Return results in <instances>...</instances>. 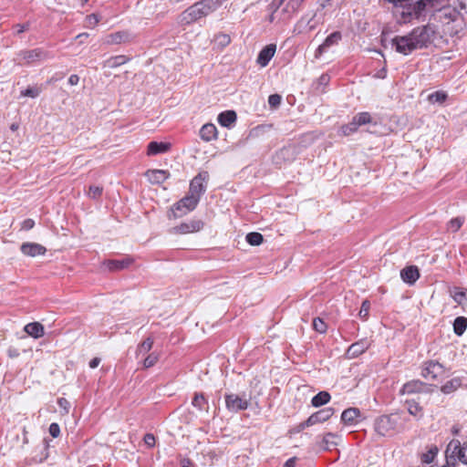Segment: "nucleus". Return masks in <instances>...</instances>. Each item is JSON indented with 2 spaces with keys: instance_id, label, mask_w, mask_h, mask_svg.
Returning a JSON list of instances; mask_svg holds the SVG:
<instances>
[{
  "instance_id": "9b49d317",
  "label": "nucleus",
  "mask_w": 467,
  "mask_h": 467,
  "mask_svg": "<svg viewBox=\"0 0 467 467\" xmlns=\"http://www.w3.org/2000/svg\"><path fill=\"white\" fill-rule=\"evenodd\" d=\"M17 57L26 60L27 64H31L36 61L47 59L48 57V54L42 48H35L31 50H22L17 54Z\"/></svg>"
},
{
  "instance_id": "de8ad7c7",
  "label": "nucleus",
  "mask_w": 467,
  "mask_h": 467,
  "mask_svg": "<svg viewBox=\"0 0 467 467\" xmlns=\"http://www.w3.org/2000/svg\"><path fill=\"white\" fill-rule=\"evenodd\" d=\"M406 404L408 405V411L410 414L417 416L420 413L421 407L414 400H406Z\"/></svg>"
},
{
  "instance_id": "a878e982",
  "label": "nucleus",
  "mask_w": 467,
  "mask_h": 467,
  "mask_svg": "<svg viewBox=\"0 0 467 467\" xmlns=\"http://www.w3.org/2000/svg\"><path fill=\"white\" fill-rule=\"evenodd\" d=\"M450 295L458 305L467 306V289L453 287L450 289Z\"/></svg>"
},
{
  "instance_id": "c9c22d12",
  "label": "nucleus",
  "mask_w": 467,
  "mask_h": 467,
  "mask_svg": "<svg viewBox=\"0 0 467 467\" xmlns=\"http://www.w3.org/2000/svg\"><path fill=\"white\" fill-rule=\"evenodd\" d=\"M128 39V35L124 32H117L108 36L107 43L120 44Z\"/></svg>"
},
{
  "instance_id": "4c0bfd02",
  "label": "nucleus",
  "mask_w": 467,
  "mask_h": 467,
  "mask_svg": "<svg viewBox=\"0 0 467 467\" xmlns=\"http://www.w3.org/2000/svg\"><path fill=\"white\" fill-rule=\"evenodd\" d=\"M353 118L355 119V121H357L358 127L373 122V119L368 112H360Z\"/></svg>"
},
{
  "instance_id": "f8f14e48",
  "label": "nucleus",
  "mask_w": 467,
  "mask_h": 467,
  "mask_svg": "<svg viewBox=\"0 0 467 467\" xmlns=\"http://www.w3.org/2000/svg\"><path fill=\"white\" fill-rule=\"evenodd\" d=\"M203 225H204V223L202 220L194 219V220H191L189 222L182 223L178 226L173 227L172 232L174 234H179L195 233V232H199L200 230H202L203 228Z\"/></svg>"
},
{
  "instance_id": "7c9ffc66",
  "label": "nucleus",
  "mask_w": 467,
  "mask_h": 467,
  "mask_svg": "<svg viewBox=\"0 0 467 467\" xmlns=\"http://www.w3.org/2000/svg\"><path fill=\"white\" fill-rule=\"evenodd\" d=\"M129 57L123 55L115 56L109 57L108 60L105 61L104 67H109V68H115L117 67H119L129 61Z\"/></svg>"
},
{
  "instance_id": "473e14b6",
  "label": "nucleus",
  "mask_w": 467,
  "mask_h": 467,
  "mask_svg": "<svg viewBox=\"0 0 467 467\" xmlns=\"http://www.w3.org/2000/svg\"><path fill=\"white\" fill-rule=\"evenodd\" d=\"M462 384V380L459 378L451 379L447 381L441 389L444 394H450L455 391Z\"/></svg>"
},
{
  "instance_id": "a18cd8bd",
  "label": "nucleus",
  "mask_w": 467,
  "mask_h": 467,
  "mask_svg": "<svg viewBox=\"0 0 467 467\" xmlns=\"http://www.w3.org/2000/svg\"><path fill=\"white\" fill-rule=\"evenodd\" d=\"M463 223H464V220L462 218H460V217L453 218L448 223V230L455 233L462 227Z\"/></svg>"
},
{
  "instance_id": "6e6552de",
  "label": "nucleus",
  "mask_w": 467,
  "mask_h": 467,
  "mask_svg": "<svg viewBox=\"0 0 467 467\" xmlns=\"http://www.w3.org/2000/svg\"><path fill=\"white\" fill-rule=\"evenodd\" d=\"M445 374L444 367L438 361L430 360L424 363L421 376L425 379H438Z\"/></svg>"
},
{
  "instance_id": "864d4df0",
  "label": "nucleus",
  "mask_w": 467,
  "mask_h": 467,
  "mask_svg": "<svg viewBox=\"0 0 467 467\" xmlns=\"http://www.w3.org/2000/svg\"><path fill=\"white\" fill-rule=\"evenodd\" d=\"M48 431L53 438H57L60 434V427L57 423L53 422L49 425Z\"/></svg>"
},
{
  "instance_id": "052dcab7",
  "label": "nucleus",
  "mask_w": 467,
  "mask_h": 467,
  "mask_svg": "<svg viewBox=\"0 0 467 467\" xmlns=\"http://www.w3.org/2000/svg\"><path fill=\"white\" fill-rule=\"evenodd\" d=\"M14 28L16 29V33L17 35L26 31L29 29V24L28 23H26V24H23V25H20V24H17L14 26Z\"/></svg>"
},
{
  "instance_id": "f3484780",
  "label": "nucleus",
  "mask_w": 467,
  "mask_h": 467,
  "mask_svg": "<svg viewBox=\"0 0 467 467\" xmlns=\"http://www.w3.org/2000/svg\"><path fill=\"white\" fill-rule=\"evenodd\" d=\"M369 347L367 339H361L350 345L347 350V356L349 358H357L364 353Z\"/></svg>"
},
{
  "instance_id": "603ef678",
  "label": "nucleus",
  "mask_w": 467,
  "mask_h": 467,
  "mask_svg": "<svg viewBox=\"0 0 467 467\" xmlns=\"http://www.w3.org/2000/svg\"><path fill=\"white\" fill-rule=\"evenodd\" d=\"M369 307H370V304L368 300H365L362 305H361V307H360V310H359V313H358V316L363 318V319H366L368 316V312H369Z\"/></svg>"
},
{
  "instance_id": "5701e85b",
  "label": "nucleus",
  "mask_w": 467,
  "mask_h": 467,
  "mask_svg": "<svg viewBox=\"0 0 467 467\" xmlns=\"http://www.w3.org/2000/svg\"><path fill=\"white\" fill-rule=\"evenodd\" d=\"M360 416V410L358 408H348L341 414V420L344 424L353 425L357 422V419Z\"/></svg>"
},
{
  "instance_id": "412c9836",
  "label": "nucleus",
  "mask_w": 467,
  "mask_h": 467,
  "mask_svg": "<svg viewBox=\"0 0 467 467\" xmlns=\"http://www.w3.org/2000/svg\"><path fill=\"white\" fill-rule=\"evenodd\" d=\"M237 115L234 110H225L218 115L219 124L225 128H231L236 121Z\"/></svg>"
},
{
  "instance_id": "39448f33",
  "label": "nucleus",
  "mask_w": 467,
  "mask_h": 467,
  "mask_svg": "<svg viewBox=\"0 0 467 467\" xmlns=\"http://www.w3.org/2000/svg\"><path fill=\"white\" fill-rule=\"evenodd\" d=\"M400 419L398 414L381 415L375 420L374 429L381 436L392 435L399 430Z\"/></svg>"
},
{
  "instance_id": "20e7f679",
  "label": "nucleus",
  "mask_w": 467,
  "mask_h": 467,
  "mask_svg": "<svg viewBox=\"0 0 467 467\" xmlns=\"http://www.w3.org/2000/svg\"><path fill=\"white\" fill-rule=\"evenodd\" d=\"M220 6L219 0H201L188 7L182 15V21L190 24L215 11Z\"/></svg>"
},
{
  "instance_id": "0e129e2a",
  "label": "nucleus",
  "mask_w": 467,
  "mask_h": 467,
  "mask_svg": "<svg viewBox=\"0 0 467 467\" xmlns=\"http://www.w3.org/2000/svg\"><path fill=\"white\" fill-rule=\"evenodd\" d=\"M311 425H306V420L301 422L300 424H298L294 430L293 431L294 432H300L302 431L303 430H305L306 428H308L310 427Z\"/></svg>"
},
{
  "instance_id": "c756f323",
  "label": "nucleus",
  "mask_w": 467,
  "mask_h": 467,
  "mask_svg": "<svg viewBox=\"0 0 467 467\" xmlns=\"http://www.w3.org/2000/svg\"><path fill=\"white\" fill-rule=\"evenodd\" d=\"M467 328V317H458L453 321V332L455 335L461 337L463 335Z\"/></svg>"
},
{
  "instance_id": "bf43d9fd",
  "label": "nucleus",
  "mask_w": 467,
  "mask_h": 467,
  "mask_svg": "<svg viewBox=\"0 0 467 467\" xmlns=\"http://www.w3.org/2000/svg\"><path fill=\"white\" fill-rule=\"evenodd\" d=\"M144 441L149 447H153L155 444V437L151 433H147L144 436Z\"/></svg>"
},
{
  "instance_id": "ddd939ff",
  "label": "nucleus",
  "mask_w": 467,
  "mask_h": 467,
  "mask_svg": "<svg viewBox=\"0 0 467 467\" xmlns=\"http://www.w3.org/2000/svg\"><path fill=\"white\" fill-rule=\"evenodd\" d=\"M341 33L339 31L330 34L325 41L317 48L315 57L319 58L330 47L337 45L341 40Z\"/></svg>"
},
{
  "instance_id": "6e6d98bb",
  "label": "nucleus",
  "mask_w": 467,
  "mask_h": 467,
  "mask_svg": "<svg viewBox=\"0 0 467 467\" xmlns=\"http://www.w3.org/2000/svg\"><path fill=\"white\" fill-rule=\"evenodd\" d=\"M57 404H58V406L60 408L65 410L66 413H68V410H69V408H70V403H69V401L67 399L59 398L57 400Z\"/></svg>"
},
{
  "instance_id": "2f4dec72",
  "label": "nucleus",
  "mask_w": 467,
  "mask_h": 467,
  "mask_svg": "<svg viewBox=\"0 0 467 467\" xmlns=\"http://www.w3.org/2000/svg\"><path fill=\"white\" fill-rule=\"evenodd\" d=\"M153 339L151 337H147L143 340L137 348L136 356L139 358L140 356H144L152 348Z\"/></svg>"
},
{
  "instance_id": "ea45409f",
  "label": "nucleus",
  "mask_w": 467,
  "mask_h": 467,
  "mask_svg": "<svg viewBox=\"0 0 467 467\" xmlns=\"http://www.w3.org/2000/svg\"><path fill=\"white\" fill-rule=\"evenodd\" d=\"M246 241L251 245H259L263 243L264 237L260 233L252 232L246 235Z\"/></svg>"
},
{
  "instance_id": "6ab92c4d",
  "label": "nucleus",
  "mask_w": 467,
  "mask_h": 467,
  "mask_svg": "<svg viewBox=\"0 0 467 467\" xmlns=\"http://www.w3.org/2000/svg\"><path fill=\"white\" fill-rule=\"evenodd\" d=\"M426 387V383L419 379L411 380L403 385L402 389H400V394L420 393L424 391Z\"/></svg>"
},
{
  "instance_id": "2eb2a0df",
  "label": "nucleus",
  "mask_w": 467,
  "mask_h": 467,
  "mask_svg": "<svg viewBox=\"0 0 467 467\" xmlns=\"http://www.w3.org/2000/svg\"><path fill=\"white\" fill-rule=\"evenodd\" d=\"M20 250L25 255L31 257L44 255L47 252L45 246L36 243H24L22 244Z\"/></svg>"
},
{
  "instance_id": "338daca9",
  "label": "nucleus",
  "mask_w": 467,
  "mask_h": 467,
  "mask_svg": "<svg viewBox=\"0 0 467 467\" xmlns=\"http://www.w3.org/2000/svg\"><path fill=\"white\" fill-rule=\"evenodd\" d=\"M100 363V358H92L90 361H89V367L91 368H96Z\"/></svg>"
},
{
  "instance_id": "1a4fd4ad",
  "label": "nucleus",
  "mask_w": 467,
  "mask_h": 467,
  "mask_svg": "<svg viewBox=\"0 0 467 467\" xmlns=\"http://www.w3.org/2000/svg\"><path fill=\"white\" fill-rule=\"evenodd\" d=\"M209 179L208 171L199 172L191 182L190 183V191L189 194L192 196H197L199 199L201 195L203 194L206 191V186L203 182H207Z\"/></svg>"
},
{
  "instance_id": "09e8293b",
  "label": "nucleus",
  "mask_w": 467,
  "mask_h": 467,
  "mask_svg": "<svg viewBox=\"0 0 467 467\" xmlns=\"http://www.w3.org/2000/svg\"><path fill=\"white\" fill-rule=\"evenodd\" d=\"M103 188L99 185H90L88 188V196L92 199H98L101 196Z\"/></svg>"
},
{
  "instance_id": "c85d7f7f",
  "label": "nucleus",
  "mask_w": 467,
  "mask_h": 467,
  "mask_svg": "<svg viewBox=\"0 0 467 467\" xmlns=\"http://www.w3.org/2000/svg\"><path fill=\"white\" fill-rule=\"evenodd\" d=\"M337 438V435L332 432H327L324 435L322 441L318 443V448L321 451H329L332 446L337 445V442L334 439Z\"/></svg>"
},
{
  "instance_id": "4be33fe9",
  "label": "nucleus",
  "mask_w": 467,
  "mask_h": 467,
  "mask_svg": "<svg viewBox=\"0 0 467 467\" xmlns=\"http://www.w3.org/2000/svg\"><path fill=\"white\" fill-rule=\"evenodd\" d=\"M199 134L202 140L211 141L217 138V128L213 123H206L201 128Z\"/></svg>"
},
{
  "instance_id": "8fccbe9b",
  "label": "nucleus",
  "mask_w": 467,
  "mask_h": 467,
  "mask_svg": "<svg viewBox=\"0 0 467 467\" xmlns=\"http://www.w3.org/2000/svg\"><path fill=\"white\" fill-rule=\"evenodd\" d=\"M282 97L279 94H272L268 97V104L272 109H276L280 106Z\"/></svg>"
},
{
  "instance_id": "f03ea898",
  "label": "nucleus",
  "mask_w": 467,
  "mask_h": 467,
  "mask_svg": "<svg viewBox=\"0 0 467 467\" xmlns=\"http://www.w3.org/2000/svg\"><path fill=\"white\" fill-rule=\"evenodd\" d=\"M441 25L443 31L451 36H455L463 31L466 26L461 10L456 3L442 5L436 8L431 16V19Z\"/></svg>"
},
{
  "instance_id": "e433bc0d",
  "label": "nucleus",
  "mask_w": 467,
  "mask_h": 467,
  "mask_svg": "<svg viewBox=\"0 0 467 467\" xmlns=\"http://www.w3.org/2000/svg\"><path fill=\"white\" fill-rule=\"evenodd\" d=\"M447 94L444 91L439 90L429 95L428 99L431 103H443L447 99Z\"/></svg>"
},
{
  "instance_id": "37998d69",
  "label": "nucleus",
  "mask_w": 467,
  "mask_h": 467,
  "mask_svg": "<svg viewBox=\"0 0 467 467\" xmlns=\"http://www.w3.org/2000/svg\"><path fill=\"white\" fill-rule=\"evenodd\" d=\"M207 403L206 399L204 398L202 393H195L192 404L193 407L199 409L200 410H203V406Z\"/></svg>"
},
{
  "instance_id": "aec40b11",
  "label": "nucleus",
  "mask_w": 467,
  "mask_h": 467,
  "mask_svg": "<svg viewBox=\"0 0 467 467\" xmlns=\"http://www.w3.org/2000/svg\"><path fill=\"white\" fill-rule=\"evenodd\" d=\"M170 176L169 171L164 170H152L146 172V177L152 184H161L164 182Z\"/></svg>"
},
{
  "instance_id": "13d9d810",
  "label": "nucleus",
  "mask_w": 467,
  "mask_h": 467,
  "mask_svg": "<svg viewBox=\"0 0 467 467\" xmlns=\"http://www.w3.org/2000/svg\"><path fill=\"white\" fill-rule=\"evenodd\" d=\"M34 226H35V222H34V220H32L30 218L26 219L22 223V229L26 230V231L31 230Z\"/></svg>"
},
{
  "instance_id": "4468645a",
  "label": "nucleus",
  "mask_w": 467,
  "mask_h": 467,
  "mask_svg": "<svg viewBox=\"0 0 467 467\" xmlns=\"http://www.w3.org/2000/svg\"><path fill=\"white\" fill-rule=\"evenodd\" d=\"M335 410L333 408H325L313 414H311L306 420V425H315L317 423H322L327 421L334 414Z\"/></svg>"
},
{
  "instance_id": "5fc2aeb1",
  "label": "nucleus",
  "mask_w": 467,
  "mask_h": 467,
  "mask_svg": "<svg viewBox=\"0 0 467 467\" xmlns=\"http://www.w3.org/2000/svg\"><path fill=\"white\" fill-rule=\"evenodd\" d=\"M463 18H467V0H456Z\"/></svg>"
},
{
  "instance_id": "c03bdc74",
  "label": "nucleus",
  "mask_w": 467,
  "mask_h": 467,
  "mask_svg": "<svg viewBox=\"0 0 467 467\" xmlns=\"http://www.w3.org/2000/svg\"><path fill=\"white\" fill-rule=\"evenodd\" d=\"M159 360V355L155 352L149 354L143 360V367L149 368L153 367Z\"/></svg>"
},
{
  "instance_id": "58836bf2",
  "label": "nucleus",
  "mask_w": 467,
  "mask_h": 467,
  "mask_svg": "<svg viewBox=\"0 0 467 467\" xmlns=\"http://www.w3.org/2000/svg\"><path fill=\"white\" fill-rule=\"evenodd\" d=\"M42 90H43L42 88L38 87V86L28 87L25 90L21 91V96L22 97H29V98L35 99V98H37L40 95Z\"/></svg>"
},
{
  "instance_id": "9d476101",
  "label": "nucleus",
  "mask_w": 467,
  "mask_h": 467,
  "mask_svg": "<svg viewBox=\"0 0 467 467\" xmlns=\"http://www.w3.org/2000/svg\"><path fill=\"white\" fill-rule=\"evenodd\" d=\"M225 405L228 410L237 412L244 410L248 408L249 402L247 400L241 398L236 394H225Z\"/></svg>"
},
{
  "instance_id": "423d86ee",
  "label": "nucleus",
  "mask_w": 467,
  "mask_h": 467,
  "mask_svg": "<svg viewBox=\"0 0 467 467\" xmlns=\"http://www.w3.org/2000/svg\"><path fill=\"white\" fill-rule=\"evenodd\" d=\"M446 458L448 464L455 465L451 461H460L467 465V441L461 443L459 440H451L447 445Z\"/></svg>"
},
{
  "instance_id": "f257e3e1",
  "label": "nucleus",
  "mask_w": 467,
  "mask_h": 467,
  "mask_svg": "<svg viewBox=\"0 0 467 467\" xmlns=\"http://www.w3.org/2000/svg\"><path fill=\"white\" fill-rule=\"evenodd\" d=\"M437 33L436 26L428 23L424 26L415 27L406 36H398L393 38L392 43L397 52L409 55L416 49L428 47L432 44Z\"/></svg>"
},
{
  "instance_id": "a211bd4d",
  "label": "nucleus",
  "mask_w": 467,
  "mask_h": 467,
  "mask_svg": "<svg viewBox=\"0 0 467 467\" xmlns=\"http://www.w3.org/2000/svg\"><path fill=\"white\" fill-rule=\"evenodd\" d=\"M401 279L410 285L414 284L420 277V272L416 265H410L400 271Z\"/></svg>"
},
{
  "instance_id": "49530a36",
  "label": "nucleus",
  "mask_w": 467,
  "mask_h": 467,
  "mask_svg": "<svg viewBox=\"0 0 467 467\" xmlns=\"http://www.w3.org/2000/svg\"><path fill=\"white\" fill-rule=\"evenodd\" d=\"M313 328L318 333H325L327 331V326L324 322V320L320 317H316L313 320Z\"/></svg>"
},
{
  "instance_id": "7ed1b4c3",
  "label": "nucleus",
  "mask_w": 467,
  "mask_h": 467,
  "mask_svg": "<svg viewBox=\"0 0 467 467\" xmlns=\"http://www.w3.org/2000/svg\"><path fill=\"white\" fill-rule=\"evenodd\" d=\"M396 7H401L400 17L403 23H409L413 19L424 20L431 8L426 0H387Z\"/></svg>"
},
{
  "instance_id": "b1692460",
  "label": "nucleus",
  "mask_w": 467,
  "mask_h": 467,
  "mask_svg": "<svg viewBox=\"0 0 467 467\" xmlns=\"http://www.w3.org/2000/svg\"><path fill=\"white\" fill-rule=\"evenodd\" d=\"M133 262V259L130 257H125L120 260H108L105 262L109 270L110 271H120L125 268H128Z\"/></svg>"
},
{
  "instance_id": "72a5a7b5",
  "label": "nucleus",
  "mask_w": 467,
  "mask_h": 467,
  "mask_svg": "<svg viewBox=\"0 0 467 467\" xmlns=\"http://www.w3.org/2000/svg\"><path fill=\"white\" fill-rule=\"evenodd\" d=\"M439 450L436 445H431L429 450L422 453L420 456V460L424 463H431L434 461Z\"/></svg>"
},
{
  "instance_id": "680f3d73",
  "label": "nucleus",
  "mask_w": 467,
  "mask_h": 467,
  "mask_svg": "<svg viewBox=\"0 0 467 467\" xmlns=\"http://www.w3.org/2000/svg\"><path fill=\"white\" fill-rule=\"evenodd\" d=\"M329 79L330 78L327 74H323L318 78L317 83L320 86H327L329 82Z\"/></svg>"
},
{
  "instance_id": "dca6fc26",
  "label": "nucleus",
  "mask_w": 467,
  "mask_h": 467,
  "mask_svg": "<svg viewBox=\"0 0 467 467\" xmlns=\"http://www.w3.org/2000/svg\"><path fill=\"white\" fill-rule=\"evenodd\" d=\"M276 50V46L275 44H269L265 46L258 54L256 62L261 67H266L272 57H274Z\"/></svg>"
},
{
  "instance_id": "774afa93",
  "label": "nucleus",
  "mask_w": 467,
  "mask_h": 467,
  "mask_svg": "<svg viewBox=\"0 0 467 467\" xmlns=\"http://www.w3.org/2000/svg\"><path fill=\"white\" fill-rule=\"evenodd\" d=\"M295 466H296V458L295 457L288 459L283 465V467H295Z\"/></svg>"
},
{
  "instance_id": "4d7b16f0",
  "label": "nucleus",
  "mask_w": 467,
  "mask_h": 467,
  "mask_svg": "<svg viewBox=\"0 0 467 467\" xmlns=\"http://www.w3.org/2000/svg\"><path fill=\"white\" fill-rule=\"evenodd\" d=\"M304 0H289L287 7L291 8L293 12L296 11Z\"/></svg>"
},
{
  "instance_id": "79ce46f5",
  "label": "nucleus",
  "mask_w": 467,
  "mask_h": 467,
  "mask_svg": "<svg viewBox=\"0 0 467 467\" xmlns=\"http://www.w3.org/2000/svg\"><path fill=\"white\" fill-rule=\"evenodd\" d=\"M214 41L215 43L221 47H224L226 46H228L231 42V37L229 35L227 34H224V33H219L217 35H215L214 36Z\"/></svg>"
},
{
  "instance_id": "cd10ccee",
  "label": "nucleus",
  "mask_w": 467,
  "mask_h": 467,
  "mask_svg": "<svg viewBox=\"0 0 467 467\" xmlns=\"http://www.w3.org/2000/svg\"><path fill=\"white\" fill-rule=\"evenodd\" d=\"M330 399L331 396L327 391H320L312 398L311 404L313 407L318 408L328 403Z\"/></svg>"
},
{
  "instance_id": "f704fd0d",
  "label": "nucleus",
  "mask_w": 467,
  "mask_h": 467,
  "mask_svg": "<svg viewBox=\"0 0 467 467\" xmlns=\"http://www.w3.org/2000/svg\"><path fill=\"white\" fill-rule=\"evenodd\" d=\"M316 15H313L312 17L306 19V17H302L298 23L296 24V27L299 29V32H302L305 29L306 32H310L316 28L315 24H311V21L315 17Z\"/></svg>"
},
{
  "instance_id": "a19ab883",
  "label": "nucleus",
  "mask_w": 467,
  "mask_h": 467,
  "mask_svg": "<svg viewBox=\"0 0 467 467\" xmlns=\"http://www.w3.org/2000/svg\"><path fill=\"white\" fill-rule=\"evenodd\" d=\"M358 129V125L357 121H355V119L353 118L348 124L343 125L341 127V132L344 136H349L350 134L354 133Z\"/></svg>"
},
{
  "instance_id": "bb28decb",
  "label": "nucleus",
  "mask_w": 467,
  "mask_h": 467,
  "mask_svg": "<svg viewBox=\"0 0 467 467\" xmlns=\"http://www.w3.org/2000/svg\"><path fill=\"white\" fill-rule=\"evenodd\" d=\"M25 331L34 338L44 336V327L38 322H32L25 326Z\"/></svg>"
},
{
  "instance_id": "69168bd1",
  "label": "nucleus",
  "mask_w": 467,
  "mask_h": 467,
  "mask_svg": "<svg viewBox=\"0 0 467 467\" xmlns=\"http://www.w3.org/2000/svg\"><path fill=\"white\" fill-rule=\"evenodd\" d=\"M78 81H79V77L76 74L71 75L68 78V83L71 86L78 85Z\"/></svg>"
},
{
  "instance_id": "0eeeda50",
  "label": "nucleus",
  "mask_w": 467,
  "mask_h": 467,
  "mask_svg": "<svg viewBox=\"0 0 467 467\" xmlns=\"http://www.w3.org/2000/svg\"><path fill=\"white\" fill-rule=\"evenodd\" d=\"M199 197L192 196L191 194L186 195L179 202L173 204L172 213L175 218L182 217L187 213L195 209L199 202Z\"/></svg>"
},
{
  "instance_id": "3c124183",
  "label": "nucleus",
  "mask_w": 467,
  "mask_h": 467,
  "mask_svg": "<svg viewBox=\"0 0 467 467\" xmlns=\"http://www.w3.org/2000/svg\"><path fill=\"white\" fill-rule=\"evenodd\" d=\"M85 22L86 27H94L99 22V19L97 15L91 14L86 16Z\"/></svg>"
},
{
  "instance_id": "e2e57ef3",
  "label": "nucleus",
  "mask_w": 467,
  "mask_h": 467,
  "mask_svg": "<svg viewBox=\"0 0 467 467\" xmlns=\"http://www.w3.org/2000/svg\"><path fill=\"white\" fill-rule=\"evenodd\" d=\"M285 0H273L271 3V7L275 12L277 9L280 8V6L284 4Z\"/></svg>"
},
{
  "instance_id": "393cba45",
  "label": "nucleus",
  "mask_w": 467,
  "mask_h": 467,
  "mask_svg": "<svg viewBox=\"0 0 467 467\" xmlns=\"http://www.w3.org/2000/svg\"><path fill=\"white\" fill-rule=\"evenodd\" d=\"M171 144L168 142L150 141L148 145V155H157L168 151Z\"/></svg>"
}]
</instances>
